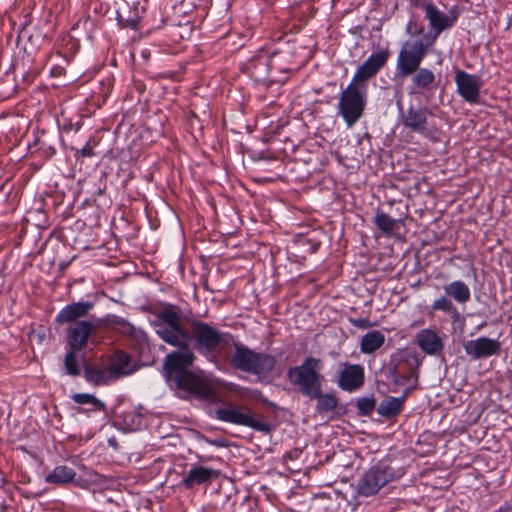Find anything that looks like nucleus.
<instances>
[{
	"label": "nucleus",
	"mask_w": 512,
	"mask_h": 512,
	"mask_svg": "<svg viewBox=\"0 0 512 512\" xmlns=\"http://www.w3.org/2000/svg\"><path fill=\"white\" fill-rule=\"evenodd\" d=\"M150 324L158 337L179 350L167 354L164 362L166 377L189 370L196 360L194 351L205 358L215 359L231 342L233 335L216 329L210 323L193 318L183 323L179 305L161 302L149 309Z\"/></svg>",
	"instance_id": "obj_1"
},
{
	"label": "nucleus",
	"mask_w": 512,
	"mask_h": 512,
	"mask_svg": "<svg viewBox=\"0 0 512 512\" xmlns=\"http://www.w3.org/2000/svg\"><path fill=\"white\" fill-rule=\"evenodd\" d=\"M322 369L321 359L307 356L299 366L287 370V378L293 385L298 386L303 396H316L324 381Z\"/></svg>",
	"instance_id": "obj_2"
},
{
	"label": "nucleus",
	"mask_w": 512,
	"mask_h": 512,
	"mask_svg": "<svg viewBox=\"0 0 512 512\" xmlns=\"http://www.w3.org/2000/svg\"><path fill=\"white\" fill-rule=\"evenodd\" d=\"M233 346L231 363L234 368L253 375H268L274 370L277 363L275 356L257 352L238 342H234Z\"/></svg>",
	"instance_id": "obj_3"
},
{
	"label": "nucleus",
	"mask_w": 512,
	"mask_h": 512,
	"mask_svg": "<svg viewBox=\"0 0 512 512\" xmlns=\"http://www.w3.org/2000/svg\"><path fill=\"white\" fill-rule=\"evenodd\" d=\"M367 100V87L352 81L341 91L337 110L348 128L353 127L362 118Z\"/></svg>",
	"instance_id": "obj_4"
},
{
	"label": "nucleus",
	"mask_w": 512,
	"mask_h": 512,
	"mask_svg": "<svg viewBox=\"0 0 512 512\" xmlns=\"http://www.w3.org/2000/svg\"><path fill=\"white\" fill-rule=\"evenodd\" d=\"M215 418L234 425L245 426L255 431L268 433L270 425L262 419V416L244 404L224 402L215 409Z\"/></svg>",
	"instance_id": "obj_5"
},
{
	"label": "nucleus",
	"mask_w": 512,
	"mask_h": 512,
	"mask_svg": "<svg viewBox=\"0 0 512 512\" xmlns=\"http://www.w3.org/2000/svg\"><path fill=\"white\" fill-rule=\"evenodd\" d=\"M403 475V469H395L383 462H378L360 476L356 484V491L362 497L374 496L385 485L400 479Z\"/></svg>",
	"instance_id": "obj_6"
},
{
	"label": "nucleus",
	"mask_w": 512,
	"mask_h": 512,
	"mask_svg": "<svg viewBox=\"0 0 512 512\" xmlns=\"http://www.w3.org/2000/svg\"><path fill=\"white\" fill-rule=\"evenodd\" d=\"M282 56L283 55L278 51L271 52L261 48L245 63L241 64L240 69L254 81L264 83L272 80L271 72L273 70L280 72L289 71V68H284L279 63Z\"/></svg>",
	"instance_id": "obj_7"
},
{
	"label": "nucleus",
	"mask_w": 512,
	"mask_h": 512,
	"mask_svg": "<svg viewBox=\"0 0 512 512\" xmlns=\"http://www.w3.org/2000/svg\"><path fill=\"white\" fill-rule=\"evenodd\" d=\"M428 52V44L421 39L406 41L397 56L396 72L402 78L408 77L421 67Z\"/></svg>",
	"instance_id": "obj_8"
},
{
	"label": "nucleus",
	"mask_w": 512,
	"mask_h": 512,
	"mask_svg": "<svg viewBox=\"0 0 512 512\" xmlns=\"http://www.w3.org/2000/svg\"><path fill=\"white\" fill-rule=\"evenodd\" d=\"M399 121L401 125L412 133H417L433 140L434 131L428 127V109L412 103L404 109L400 101L397 102Z\"/></svg>",
	"instance_id": "obj_9"
},
{
	"label": "nucleus",
	"mask_w": 512,
	"mask_h": 512,
	"mask_svg": "<svg viewBox=\"0 0 512 512\" xmlns=\"http://www.w3.org/2000/svg\"><path fill=\"white\" fill-rule=\"evenodd\" d=\"M388 49L373 52L356 70L351 81L368 88V80L375 77L389 59Z\"/></svg>",
	"instance_id": "obj_10"
},
{
	"label": "nucleus",
	"mask_w": 512,
	"mask_h": 512,
	"mask_svg": "<svg viewBox=\"0 0 512 512\" xmlns=\"http://www.w3.org/2000/svg\"><path fill=\"white\" fill-rule=\"evenodd\" d=\"M454 81L458 95L469 104L480 103V92L483 80L476 74L458 70L455 73Z\"/></svg>",
	"instance_id": "obj_11"
},
{
	"label": "nucleus",
	"mask_w": 512,
	"mask_h": 512,
	"mask_svg": "<svg viewBox=\"0 0 512 512\" xmlns=\"http://www.w3.org/2000/svg\"><path fill=\"white\" fill-rule=\"evenodd\" d=\"M167 380L173 384L176 388L186 391L189 394H193L197 397H208L211 393L210 386L206 381L198 374L186 370L181 374H176Z\"/></svg>",
	"instance_id": "obj_12"
},
{
	"label": "nucleus",
	"mask_w": 512,
	"mask_h": 512,
	"mask_svg": "<svg viewBox=\"0 0 512 512\" xmlns=\"http://www.w3.org/2000/svg\"><path fill=\"white\" fill-rule=\"evenodd\" d=\"M219 475V470L195 463L189 466L179 485L187 490H194L200 486L210 485Z\"/></svg>",
	"instance_id": "obj_13"
},
{
	"label": "nucleus",
	"mask_w": 512,
	"mask_h": 512,
	"mask_svg": "<svg viewBox=\"0 0 512 512\" xmlns=\"http://www.w3.org/2000/svg\"><path fill=\"white\" fill-rule=\"evenodd\" d=\"M343 367L338 371L337 386L346 392H355L360 389L365 382V370L360 364L343 363Z\"/></svg>",
	"instance_id": "obj_14"
},
{
	"label": "nucleus",
	"mask_w": 512,
	"mask_h": 512,
	"mask_svg": "<svg viewBox=\"0 0 512 512\" xmlns=\"http://www.w3.org/2000/svg\"><path fill=\"white\" fill-rule=\"evenodd\" d=\"M94 329L95 325L90 320H80L70 325L66 333V348L80 351L86 348Z\"/></svg>",
	"instance_id": "obj_15"
},
{
	"label": "nucleus",
	"mask_w": 512,
	"mask_h": 512,
	"mask_svg": "<svg viewBox=\"0 0 512 512\" xmlns=\"http://www.w3.org/2000/svg\"><path fill=\"white\" fill-rule=\"evenodd\" d=\"M463 348L466 355L477 360L498 355L501 349V344L496 339L483 336L464 342Z\"/></svg>",
	"instance_id": "obj_16"
},
{
	"label": "nucleus",
	"mask_w": 512,
	"mask_h": 512,
	"mask_svg": "<svg viewBox=\"0 0 512 512\" xmlns=\"http://www.w3.org/2000/svg\"><path fill=\"white\" fill-rule=\"evenodd\" d=\"M93 308L94 302L91 301L72 302L61 308L56 314L54 322L58 325H73L80 321V319L86 317Z\"/></svg>",
	"instance_id": "obj_17"
},
{
	"label": "nucleus",
	"mask_w": 512,
	"mask_h": 512,
	"mask_svg": "<svg viewBox=\"0 0 512 512\" xmlns=\"http://www.w3.org/2000/svg\"><path fill=\"white\" fill-rule=\"evenodd\" d=\"M411 76L409 85V94H424L426 92H434L438 86L436 75L434 72L425 67L418 68Z\"/></svg>",
	"instance_id": "obj_18"
},
{
	"label": "nucleus",
	"mask_w": 512,
	"mask_h": 512,
	"mask_svg": "<svg viewBox=\"0 0 512 512\" xmlns=\"http://www.w3.org/2000/svg\"><path fill=\"white\" fill-rule=\"evenodd\" d=\"M426 18L430 27L435 31L433 40H435L444 30L452 28L457 17H449L442 13L433 3L429 2L425 5Z\"/></svg>",
	"instance_id": "obj_19"
},
{
	"label": "nucleus",
	"mask_w": 512,
	"mask_h": 512,
	"mask_svg": "<svg viewBox=\"0 0 512 512\" xmlns=\"http://www.w3.org/2000/svg\"><path fill=\"white\" fill-rule=\"evenodd\" d=\"M102 361L115 381L130 373L129 364L131 359L129 354L124 351L116 350L111 354L105 355Z\"/></svg>",
	"instance_id": "obj_20"
},
{
	"label": "nucleus",
	"mask_w": 512,
	"mask_h": 512,
	"mask_svg": "<svg viewBox=\"0 0 512 512\" xmlns=\"http://www.w3.org/2000/svg\"><path fill=\"white\" fill-rule=\"evenodd\" d=\"M418 347L427 355H438L444 349V343L438 333L432 329H423L416 335Z\"/></svg>",
	"instance_id": "obj_21"
},
{
	"label": "nucleus",
	"mask_w": 512,
	"mask_h": 512,
	"mask_svg": "<svg viewBox=\"0 0 512 512\" xmlns=\"http://www.w3.org/2000/svg\"><path fill=\"white\" fill-rule=\"evenodd\" d=\"M84 379L93 386H105L115 381L102 360L84 366Z\"/></svg>",
	"instance_id": "obj_22"
},
{
	"label": "nucleus",
	"mask_w": 512,
	"mask_h": 512,
	"mask_svg": "<svg viewBox=\"0 0 512 512\" xmlns=\"http://www.w3.org/2000/svg\"><path fill=\"white\" fill-rule=\"evenodd\" d=\"M437 312L448 315L453 323L458 322L461 318V314L457 306L445 293L434 299L431 305L427 308L428 316H433Z\"/></svg>",
	"instance_id": "obj_23"
},
{
	"label": "nucleus",
	"mask_w": 512,
	"mask_h": 512,
	"mask_svg": "<svg viewBox=\"0 0 512 512\" xmlns=\"http://www.w3.org/2000/svg\"><path fill=\"white\" fill-rule=\"evenodd\" d=\"M407 395L405 391L400 397L386 396L377 406V413L385 419L395 418L403 411Z\"/></svg>",
	"instance_id": "obj_24"
},
{
	"label": "nucleus",
	"mask_w": 512,
	"mask_h": 512,
	"mask_svg": "<svg viewBox=\"0 0 512 512\" xmlns=\"http://www.w3.org/2000/svg\"><path fill=\"white\" fill-rule=\"evenodd\" d=\"M142 425L143 415L134 409L122 411L115 418V426L125 432L137 431Z\"/></svg>",
	"instance_id": "obj_25"
},
{
	"label": "nucleus",
	"mask_w": 512,
	"mask_h": 512,
	"mask_svg": "<svg viewBox=\"0 0 512 512\" xmlns=\"http://www.w3.org/2000/svg\"><path fill=\"white\" fill-rule=\"evenodd\" d=\"M111 323L119 333H121L124 336L130 337L131 339L135 340L139 345H142L147 342L146 332L141 328L135 327L125 318L114 316V319L112 320Z\"/></svg>",
	"instance_id": "obj_26"
},
{
	"label": "nucleus",
	"mask_w": 512,
	"mask_h": 512,
	"mask_svg": "<svg viewBox=\"0 0 512 512\" xmlns=\"http://www.w3.org/2000/svg\"><path fill=\"white\" fill-rule=\"evenodd\" d=\"M77 473L72 468L65 464L55 466L52 471H50L44 477L45 483L53 484L57 486H64L69 483H72L76 477Z\"/></svg>",
	"instance_id": "obj_27"
},
{
	"label": "nucleus",
	"mask_w": 512,
	"mask_h": 512,
	"mask_svg": "<svg viewBox=\"0 0 512 512\" xmlns=\"http://www.w3.org/2000/svg\"><path fill=\"white\" fill-rule=\"evenodd\" d=\"M445 294L458 304H465L471 299L469 286L462 280H454L443 286Z\"/></svg>",
	"instance_id": "obj_28"
},
{
	"label": "nucleus",
	"mask_w": 512,
	"mask_h": 512,
	"mask_svg": "<svg viewBox=\"0 0 512 512\" xmlns=\"http://www.w3.org/2000/svg\"><path fill=\"white\" fill-rule=\"evenodd\" d=\"M385 343V335L379 330H371L364 334L360 342V351L363 354H372Z\"/></svg>",
	"instance_id": "obj_29"
},
{
	"label": "nucleus",
	"mask_w": 512,
	"mask_h": 512,
	"mask_svg": "<svg viewBox=\"0 0 512 512\" xmlns=\"http://www.w3.org/2000/svg\"><path fill=\"white\" fill-rule=\"evenodd\" d=\"M309 399H316V411L320 414H328L334 411L338 406V398L333 393H322V388L316 393V396H309Z\"/></svg>",
	"instance_id": "obj_30"
},
{
	"label": "nucleus",
	"mask_w": 512,
	"mask_h": 512,
	"mask_svg": "<svg viewBox=\"0 0 512 512\" xmlns=\"http://www.w3.org/2000/svg\"><path fill=\"white\" fill-rule=\"evenodd\" d=\"M80 350H73L66 348V353L63 359L64 373L70 377H78L81 375V365L78 359Z\"/></svg>",
	"instance_id": "obj_31"
},
{
	"label": "nucleus",
	"mask_w": 512,
	"mask_h": 512,
	"mask_svg": "<svg viewBox=\"0 0 512 512\" xmlns=\"http://www.w3.org/2000/svg\"><path fill=\"white\" fill-rule=\"evenodd\" d=\"M399 220L391 218L384 212H377L374 217L376 227L386 235H392L398 228Z\"/></svg>",
	"instance_id": "obj_32"
},
{
	"label": "nucleus",
	"mask_w": 512,
	"mask_h": 512,
	"mask_svg": "<svg viewBox=\"0 0 512 512\" xmlns=\"http://www.w3.org/2000/svg\"><path fill=\"white\" fill-rule=\"evenodd\" d=\"M72 400L77 404H90L96 411H105L106 405L97 397L88 393H76L72 396Z\"/></svg>",
	"instance_id": "obj_33"
},
{
	"label": "nucleus",
	"mask_w": 512,
	"mask_h": 512,
	"mask_svg": "<svg viewBox=\"0 0 512 512\" xmlns=\"http://www.w3.org/2000/svg\"><path fill=\"white\" fill-rule=\"evenodd\" d=\"M356 408L359 416H370L376 407V400L374 397H360L356 400Z\"/></svg>",
	"instance_id": "obj_34"
},
{
	"label": "nucleus",
	"mask_w": 512,
	"mask_h": 512,
	"mask_svg": "<svg viewBox=\"0 0 512 512\" xmlns=\"http://www.w3.org/2000/svg\"><path fill=\"white\" fill-rule=\"evenodd\" d=\"M98 143H99V140H97L95 137L91 136L82 148H80V149L72 148V150L75 151V153H74L75 158L79 159V158L93 157L95 155L93 149H94V147H96L98 145Z\"/></svg>",
	"instance_id": "obj_35"
},
{
	"label": "nucleus",
	"mask_w": 512,
	"mask_h": 512,
	"mask_svg": "<svg viewBox=\"0 0 512 512\" xmlns=\"http://www.w3.org/2000/svg\"><path fill=\"white\" fill-rule=\"evenodd\" d=\"M117 20L123 28L137 29L140 22V16L135 13L134 16L124 18L120 13H118Z\"/></svg>",
	"instance_id": "obj_36"
},
{
	"label": "nucleus",
	"mask_w": 512,
	"mask_h": 512,
	"mask_svg": "<svg viewBox=\"0 0 512 512\" xmlns=\"http://www.w3.org/2000/svg\"><path fill=\"white\" fill-rule=\"evenodd\" d=\"M298 244L300 246L307 247L305 250L307 253L314 254L318 251V249L321 245V242L320 241H312L306 237H303L298 240Z\"/></svg>",
	"instance_id": "obj_37"
},
{
	"label": "nucleus",
	"mask_w": 512,
	"mask_h": 512,
	"mask_svg": "<svg viewBox=\"0 0 512 512\" xmlns=\"http://www.w3.org/2000/svg\"><path fill=\"white\" fill-rule=\"evenodd\" d=\"M349 322L353 326L361 329H366L370 326V321L368 318H350Z\"/></svg>",
	"instance_id": "obj_38"
},
{
	"label": "nucleus",
	"mask_w": 512,
	"mask_h": 512,
	"mask_svg": "<svg viewBox=\"0 0 512 512\" xmlns=\"http://www.w3.org/2000/svg\"><path fill=\"white\" fill-rule=\"evenodd\" d=\"M100 84L102 86V96H103L104 99H106L111 94L113 86H112V84H111L109 79H107L106 82H104L103 80L100 81Z\"/></svg>",
	"instance_id": "obj_39"
},
{
	"label": "nucleus",
	"mask_w": 512,
	"mask_h": 512,
	"mask_svg": "<svg viewBox=\"0 0 512 512\" xmlns=\"http://www.w3.org/2000/svg\"><path fill=\"white\" fill-rule=\"evenodd\" d=\"M494 512H512V504L504 503Z\"/></svg>",
	"instance_id": "obj_40"
},
{
	"label": "nucleus",
	"mask_w": 512,
	"mask_h": 512,
	"mask_svg": "<svg viewBox=\"0 0 512 512\" xmlns=\"http://www.w3.org/2000/svg\"><path fill=\"white\" fill-rule=\"evenodd\" d=\"M301 454V451L300 450H295L293 452H288L285 454V458H288L290 460H294L298 457V455Z\"/></svg>",
	"instance_id": "obj_41"
},
{
	"label": "nucleus",
	"mask_w": 512,
	"mask_h": 512,
	"mask_svg": "<svg viewBox=\"0 0 512 512\" xmlns=\"http://www.w3.org/2000/svg\"><path fill=\"white\" fill-rule=\"evenodd\" d=\"M412 4L415 6V7H418V8H424L425 9V5L423 3L422 0H412Z\"/></svg>",
	"instance_id": "obj_42"
},
{
	"label": "nucleus",
	"mask_w": 512,
	"mask_h": 512,
	"mask_svg": "<svg viewBox=\"0 0 512 512\" xmlns=\"http://www.w3.org/2000/svg\"><path fill=\"white\" fill-rule=\"evenodd\" d=\"M60 69H61L60 67H58V66H54V67L52 68V70H51L52 75H54V76L58 75V71H59Z\"/></svg>",
	"instance_id": "obj_43"
},
{
	"label": "nucleus",
	"mask_w": 512,
	"mask_h": 512,
	"mask_svg": "<svg viewBox=\"0 0 512 512\" xmlns=\"http://www.w3.org/2000/svg\"><path fill=\"white\" fill-rule=\"evenodd\" d=\"M104 503L114 504V501L111 498H105Z\"/></svg>",
	"instance_id": "obj_44"
},
{
	"label": "nucleus",
	"mask_w": 512,
	"mask_h": 512,
	"mask_svg": "<svg viewBox=\"0 0 512 512\" xmlns=\"http://www.w3.org/2000/svg\"><path fill=\"white\" fill-rule=\"evenodd\" d=\"M81 128V123L80 122H77L75 124V131H79V129Z\"/></svg>",
	"instance_id": "obj_45"
},
{
	"label": "nucleus",
	"mask_w": 512,
	"mask_h": 512,
	"mask_svg": "<svg viewBox=\"0 0 512 512\" xmlns=\"http://www.w3.org/2000/svg\"><path fill=\"white\" fill-rule=\"evenodd\" d=\"M234 1L235 0H227V3H226L227 7H231Z\"/></svg>",
	"instance_id": "obj_46"
},
{
	"label": "nucleus",
	"mask_w": 512,
	"mask_h": 512,
	"mask_svg": "<svg viewBox=\"0 0 512 512\" xmlns=\"http://www.w3.org/2000/svg\"><path fill=\"white\" fill-rule=\"evenodd\" d=\"M210 443H213L214 445H217V446H222V443H220L219 441H210Z\"/></svg>",
	"instance_id": "obj_47"
},
{
	"label": "nucleus",
	"mask_w": 512,
	"mask_h": 512,
	"mask_svg": "<svg viewBox=\"0 0 512 512\" xmlns=\"http://www.w3.org/2000/svg\"><path fill=\"white\" fill-rule=\"evenodd\" d=\"M410 23L407 25V32L409 33L410 32Z\"/></svg>",
	"instance_id": "obj_48"
}]
</instances>
